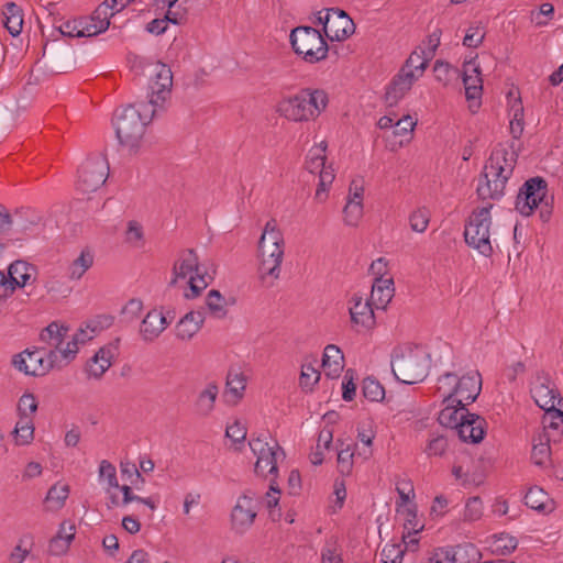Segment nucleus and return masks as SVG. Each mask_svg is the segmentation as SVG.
<instances>
[{
	"label": "nucleus",
	"mask_w": 563,
	"mask_h": 563,
	"mask_svg": "<svg viewBox=\"0 0 563 563\" xmlns=\"http://www.w3.org/2000/svg\"><path fill=\"white\" fill-rule=\"evenodd\" d=\"M355 31V24L351 20V18L343 10L339 9V12H335L325 36L330 41H344L350 37Z\"/></svg>",
	"instance_id": "24"
},
{
	"label": "nucleus",
	"mask_w": 563,
	"mask_h": 563,
	"mask_svg": "<svg viewBox=\"0 0 563 563\" xmlns=\"http://www.w3.org/2000/svg\"><path fill=\"white\" fill-rule=\"evenodd\" d=\"M284 236L277 228L275 219L266 222L264 231L258 241L260 274L263 282L271 279L268 286L273 285L280 275V265L284 257Z\"/></svg>",
	"instance_id": "3"
},
{
	"label": "nucleus",
	"mask_w": 563,
	"mask_h": 563,
	"mask_svg": "<svg viewBox=\"0 0 563 563\" xmlns=\"http://www.w3.org/2000/svg\"><path fill=\"white\" fill-rule=\"evenodd\" d=\"M543 430L539 433L549 438L553 444L560 442L563 435V411L561 409L544 412L542 418Z\"/></svg>",
	"instance_id": "25"
},
{
	"label": "nucleus",
	"mask_w": 563,
	"mask_h": 563,
	"mask_svg": "<svg viewBox=\"0 0 563 563\" xmlns=\"http://www.w3.org/2000/svg\"><path fill=\"white\" fill-rule=\"evenodd\" d=\"M363 396L371 401H380L385 397V389L382 384L372 377H366L362 386Z\"/></svg>",
	"instance_id": "46"
},
{
	"label": "nucleus",
	"mask_w": 563,
	"mask_h": 563,
	"mask_svg": "<svg viewBox=\"0 0 563 563\" xmlns=\"http://www.w3.org/2000/svg\"><path fill=\"white\" fill-rule=\"evenodd\" d=\"M223 302L224 298L219 290L212 289L208 292L206 305L217 318H223L227 314Z\"/></svg>",
	"instance_id": "49"
},
{
	"label": "nucleus",
	"mask_w": 563,
	"mask_h": 563,
	"mask_svg": "<svg viewBox=\"0 0 563 563\" xmlns=\"http://www.w3.org/2000/svg\"><path fill=\"white\" fill-rule=\"evenodd\" d=\"M415 125L416 122L412 121L411 117L405 115L394 125V134L396 136H402L406 141H409Z\"/></svg>",
	"instance_id": "55"
},
{
	"label": "nucleus",
	"mask_w": 563,
	"mask_h": 563,
	"mask_svg": "<svg viewBox=\"0 0 563 563\" xmlns=\"http://www.w3.org/2000/svg\"><path fill=\"white\" fill-rule=\"evenodd\" d=\"M516 164V154L506 148L494 150L478 178L476 194L481 200H499L505 195L506 185Z\"/></svg>",
	"instance_id": "1"
},
{
	"label": "nucleus",
	"mask_w": 563,
	"mask_h": 563,
	"mask_svg": "<svg viewBox=\"0 0 563 563\" xmlns=\"http://www.w3.org/2000/svg\"><path fill=\"white\" fill-rule=\"evenodd\" d=\"M19 415L30 417L37 410V400L31 393H25L21 396L18 405Z\"/></svg>",
	"instance_id": "53"
},
{
	"label": "nucleus",
	"mask_w": 563,
	"mask_h": 563,
	"mask_svg": "<svg viewBox=\"0 0 563 563\" xmlns=\"http://www.w3.org/2000/svg\"><path fill=\"white\" fill-rule=\"evenodd\" d=\"M168 322L166 317L157 310H151L141 322L140 334L146 342L157 339L166 329Z\"/></svg>",
	"instance_id": "23"
},
{
	"label": "nucleus",
	"mask_w": 563,
	"mask_h": 563,
	"mask_svg": "<svg viewBox=\"0 0 563 563\" xmlns=\"http://www.w3.org/2000/svg\"><path fill=\"white\" fill-rule=\"evenodd\" d=\"M479 30H481L479 26L468 27V30L466 31V34L463 38V45L466 47H471V48L478 47L485 38V33L484 32L479 33Z\"/></svg>",
	"instance_id": "57"
},
{
	"label": "nucleus",
	"mask_w": 563,
	"mask_h": 563,
	"mask_svg": "<svg viewBox=\"0 0 563 563\" xmlns=\"http://www.w3.org/2000/svg\"><path fill=\"white\" fill-rule=\"evenodd\" d=\"M512 118L510 120V133L514 139L519 140L523 133V107L521 100L518 99L511 107Z\"/></svg>",
	"instance_id": "45"
},
{
	"label": "nucleus",
	"mask_w": 563,
	"mask_h": 563,
	"mask_svg": "<svg viewBox=\"0 0 563 563\" xmlns=\"http://www.w3.org/2000/svg\"><path fill=\"white\" fill-rule=\"evenodd\" d=\"M320 379V373L311 365H303L299 377L301 388L311 389Z\"/></svg>",
	"instance_id": "54"
},
{
	"label": "nucleus",
	"mask_w": 563,
	"mask_h": 563,
	"mask_svg": "<svg viewBox=\"0 0 563 563\" xmlns=\"http://www.w3.org/2000/svg\"><path fill=\"white\" fill-rule=\"evenodd\" d=\"M119 344L120 339L118 338L113 342L99 349L87 365L89 376L100 378L106 373L111 366L112 360L118 354Z\"/></svg>",
	"instance_id": "17"
},
{
	"label": "nucleus",
	"mask_w": 563,
	"mask_h": 563,
	"mask_svg": "<svg viewBox=\"0 0 563 563\" xmlns=\"http://www.w3.org/2000/svg\"><path fill=\"white\" fill-rule=\"evenodd\" d=\"M431 58L432 57L428 55L426 51H421V53L415 51L410 54L400 70L411 73L413 76H417L418 79L423 75Z\"/></svg>",
	"instance_id": "39"
},
{
	"label": "nucleus",
	"mask_w": 563,
	"mask_h": 563,
	"mask_svg": "<svg viewBox=\"0 0 563 563\" xmlns=\"http://www.w3.org/2000/svg\"><path fill=\"white\" fill-rule=\"evenodd\" d=\"M322 367L328 377L336 378L340 376L344 367V355L336 345L329 344L325 346L322 356Z\"/></svg>",
	"instance_id": "27"
},
{
	"label": "nucleus",
	"mask_w": 563,
	"mask_h": 563,
	"mask_svg": "<svg viewBox=\"0 0 563 563\" xmlns=\"http://www.w3.org/2000/svg\"><path fill=\"white\" fill-rule=\"evenodd\" d=\"M325 166V155L320 153H313V150L309 152L306 161V169L311 173H319Z\"/></svg>",
	"instance_id": "59"
},
{
	"label": "nucleus",
	"mask_w": 563,
	"mask_h": 563,
	"mask_svg": "<svg viewBox=\"0 0 563 563\" xmlns=\"http://www.w3.org/2000/svg\"><path fill=\"white\" fill-rule=\"evenodd\" d=\"M218 393L219 388L216 383H209L206 388L199 393L195 402V408L199 416L207 417L212 412Z\"/></svg>",
	"instance_id": "33"
},
{
	"label": "nucleus",
	"mask_w": 563,
	"mask_h": 563,
	"mask_svg": "<svg viewBox=\"0 0 563 563\" xmlns=\"http://www.w3.org/2000/svg\"><path fill=\"white\" fill-rule=\"evenodd\" d=\"M393 278H375L372 286L371 301L377 309H385L394 297Z\"/></svg>",
	"instance_id": "28"
},
{
	"label": "nucleus",
	"mask_w": 563,
	"mask_h": 563,
	"mask_svg": "<svg viewBox=\"0 0 563 563\" xmlns=\"http://www.w3.org/2000/svg\"><path fill=\"white\" fill-rule=\"evenodd\" d=\"M3 25L12 36H18L23 26V11L14 2H8L3 7Z\"/></svg>",
	"instance_id": "32"
},
{
	"label": "nucleus",
	"mask_w": 563,
	"mask_h": 563,
	"mask_svg": "<svg viewBox=\"0 0 563 563\" xmlns=\"http://www.w3.org/2000/svg\"><path fill=\"white\" fill-rule=\"evenodd\" d=\"M448 448V440L443 435L431 439L427 445L426 452L428 455H442Z\"/></svg>",
	"instance_id": "62"
},
{
	"label": "nucleus",
	"mask_w": 563,
	"mask_h": 563,
	"mask_svg": "<svg viewBox=\"0 0 563 563\" xmlns=\"http://www.w3.org/2000/svg\"><path fill=\"white\" fill-rule=\"evenodd\" d=\"M9 279L12 282L11 292L15 290L16 287H24L27 284L35 282L36 279V267L25 261H15L10 264L9 268Z\"/></svg>",
	"instance_id": "22"
},
{
	"label": "nucleus",
	"mask_w": 563,
	"mask_h": 563,
	"mask_svg": "<svg viewBox=\"0 0 563 563\" xmlns=\"http://www.w3.org/2000/svg\"><path fill=\"white\" fill-rule=\"evenodd\" d=\"M417 76L411 73L399 70L391 82L388 85L385 93V100L388 106L393 107L411 89Z\"/></svg>",
	"instance_id": "21"
},
{
	"label": "nucleus",
	"mask_w": 563,
	"mask_h": 563,
	"mask_svg": "<svg viewBox=\"0 0 563 563\" xmlns=\"http://www.w3.org/2000/svg\"><path fill=\"white\" fill-rule=\"evenodd\" d=\"M279 109L287 119L295 122L313 120V111H310L301 90L284 99L279 104Z\"/></svg>",
	"instance_id": "19"
},
{
	"label": "nucleus",
	"mask_w": 563,
	"mask_h": 563,
	"mask_svg": "<svg viewBox=\"0 0 563 563\" xmlns=\"http://www.w3.org/2000/svg\"><path fill=\"white\" fill-rule=\"evenodd\" d=\"M372 301L362 302L361 298L355 299L354 305L350 308L351 320L355 324L369 328L374 324V311Z\"/></svg>",
	"instance_id": "35"
},
{
	"label": "nucleus",
	"mask_w": 563,
	"mask_h": 563,
	"mask_svg": "<svg viewBox=\"0 0 563 563\" xmlns=\"http://www.w3.org/2000/svg\"><path fill=\"white\" fill-rule=\"evenodd\" d=\"M86 29L88 26L84 20L67 21L59 26L60 33L68 37H90L86 34Z\"/></svg>",
	"instance_id": "48"
},
{
	"label": "nucleus",
	"mask_w": 563,
	"mask_h": 563,
	"mask_svg": "<svg viewBox=\"0 0 563 563\" xmlns=\"http://www.w3.org/2000/svg\"><path fill=\"white\" fill-rule=\"evenodd\" d=\"M343 213L347 225H356L363 216V203L360 200H347Z\"/></svg>",
	"instance_id": "50"
},
{
	"label": "nucleus",
	"mask_w": 563,
	"mask_h": 563,
	"mask_svg": "<svg viewBox=\"0 0 563 563\" xmlns=\"http://www.w3.org/2000/svg\"><path fill=\"white\" fill-rule=\"evenodd\" d=\"M205 321V313L190 311L186 313L176 325V336L180 340H190L200 330Z\"/></svg>",
	"instance_id": "26"
},
{
	"label": "nucleus",
	"mask_w": 563,
	"mask_h": 563,
	"mask_svg": "<svg viewBox=\"0 0 563 563\" xmlns=\"http://www.w3.org/2000/svg\"><path fill=\"white\" fill-rule=\"evenodd\" d=\"M457 73V69H453L449 63L437 60L433 66V73L438 81L448 84L450 81V73Z\"/></svg>",
	"instance_id": "60"
},
{
	"label": "nucleus",
	"mask_w": 563,
	"mask_h": 563,
	"mask_svg": "<svg viewBox=\"0 0 563 563\" xmlns=\"http://www.w3.org/2000/svg\"><path fill=\"white\" fill-rule=\"evenodd\" d=\"M547 194L548 183L543 177L536 176L526 180L517 195L516 210L520 214L529 217L540 203L544 202L548 207Z\"/></svg>",
	"instance_id": "8"
},
{
	"label": "nucleus",
	"mask_w": 563,
	"mask_h": 563,
	"mask_svg": "<svg viewBox=\"0 0 563 563\" xmlns=\"http://www.w3.org/2000/svg\"><path fill=\"white\" fill-rule=\"evenodd\" d=\"M456 380V374L451 372H446L438 378L434 393L442 397V402H450L455 399Z\"/></svg>",
	"instance_id": "40"
},
{
	"label": "nucleus",
	"mask_w": 563,
	"mask_h": 563,
	"mask_svg": "<svg viewBox=\"0 0 563 563\" xmlns=\"http://www.w3.org/2000/svg\"><path fill=\"white\" fill-rule=\"evenodd\" d=\"M405 549L401 544H386L382 552L380 558L384 563H401Z\"/></svg>",
	"instance_id": "52"
},
{
	"label": "nucleus",
	"mask_w": 563,
	"mask_h": 563,
	"mask_svg": "<svg viewBox=\"0 0 563 563\" xmlns=\"http://www.w3.org/2000/svg\"><path fill=\"white\" fill-rule=\"evenodd\" d=\"M112 15L113 12H108V4H99L90 19L85 20L88 26V29H86V34L89 36H96L107 31Z\"/></svg>",
	"instance_id": "31"
},
{
	"label": "nucleus",
	"mask_w": 563,
	"mask_h": 563,
	"mask_svg": "<svg viewBox=\"0 0 563 563\" xmlns=\"http://www.w3.org/2000/svg\"><path fill=\"white\" fill-rule=\"evenodd\" d=\"M190 275L189 288L190 294H186V298H195L208 287L212 277L207 273L200 271L199 258L194 249L181 251L178 260L173 267V278L169 283L170 286L176 285L178 278L185 279Z\"/></svg>",
	"instance_id": "5"
},
{
	"label": "nucleus",
	"mask_w": 563,
	"mask_h": 563,
	"mask_svg": "<svg viewBox=\"0 0 563 563\" xmlns=\"http://www.w3.org/2000/svg\"><path fill=\"white\" fill-rule=\"evenodd\" d=\"M477 56L465 60L463 64V84L465 96L468 101L478 100L483 91V79L479 65L476 64Z\"/></svg>",
	"instance_id": "20"
},
{
	"label": "nucleus",
	"mask_w": 563,
	"mask_h": 563,
	"mask_svg": "<svg viewBox=\"0 0 563 563\" xmlns=\"http://www.w3.org/2000/svg\"><path fill=\"white\" fill-rule=\"evenodd\" d=\"M353 456L354 453L351 451L347 445L346 449H341L338 453V468L339 472L343 475L350 474L353 466Z\"/></svg>",
	"instance_id": "56"
},
{
	"label": "nucleus",
	"mask_w": 563,
	"mask_h": 563,
	"mask_svg": "<svg viewBox=\"0 0 563 563\" xmlns=\"http://www.w3.org/2000/svg\"><path fill=\"white\" fill-rule=\"evenodd\" d=\"M225 437L235 443H241L245 440L246 429L240 421H234L227 427Z\"/></svg>",
	"instance_id": "61"
},
{
	"label": "nucleus",
	"mask_w": 563,
	"mask_h": 563,
	"mask_svg": "<svg viewBox=\"0 0 563 563\" xmlns=\"http://www.w3.org/2000/svg\"><path fill=\"white\" fill-rule=\"evenodd\" d=\"M109 165L101 155L88 157L78 169L77 188L82 192H93L107 180Z\"/></svg>",
	"instance_id": "9"
},
{
	"label": "nucleus",
	"mask_w": 563,
	"mask_h": 563,
	"mask_svg": "<svg viewBox=\"0 0 563 563\" xmlns=\"http://www.w3.org/2000/svg\"><path fill=\"white\" fill-rule=\"evenodd\" d=\"M143 102L136 108L129 104L121 111H118L113 118L115 135L121 145L130 150L136 148L144 135L146 124L155 115L156 109L147 108L144 110Z\"/></svg>",
	"instance_id": "4"
},
{
	"label": "nucleus",
	"mask_w": 563,
	"mask_h": 563,
	"mask_svg": "<svg viewBox=\"0 0 563 563\" xmlns=\"http://www.w3.org/2000/svg\"><path fill=\"white\" fill-rule=\"evenodd\" d=\"M518 547V540L508 534V533H499L493 537V541L490 543V548L493 552L500 555H508L512 553Z\"/></svg>",
	"instance_id": "43"
},
{
	"label": "nucleus",
	"mask_w": 563,
	"mask_h": 563,
	"mask_svg": "<svg viewBox=\"0 0 563 563\" xmlns=\"http://www.w3.org/2000/svg\"><path fill=\"white\" fill-rule=\"evenodd\" d=\"M256 516V501L249 494H243L231 511V529L239 534L245 533L253 526Z\"/></svg>",
	"instance_id": "11"
},
{
	"label": "nucleus",
	"mask_w": 563,
	"mask_h": 563,
	"mask_svg": "<svg viewBox=\"0 0 563 563\" xmlns=\"http://www.w3.org/2000/svg\"><path fill=\"white\" fill-rule=\"evenodd\" d=\"M69 327L57 321L51 322L40 333V341L49 347L62 350V345L68 334Z\"/></svg>",
	"instance_id": "30"
},
{
	"label": "nucleus",
	"mask_w": 563,
	"mask_h": 563,
	"mask_svg": "<svg viewBox=\"0 0 563 563\" xmlns=\"http://www.w3.org/2000/svg\"><path fill=\"white\" fill-rule=\"evenodd\" d=\"M92 264L93 254L89 250H82L80 255L69 266V277L71 279H80Z\"/></svg>",
	"instance_id": "42"
},
{
	"label": "nucleus",
	"mask_w": 563,
	"mask_h": 563,
	"mask_svg": "<svg viewBox=\"0 0 563 563\" xmlns=\"http://www.w3.org/2000/svg\"><path fill=\"white\" fill-rule=\"evenodd\" d=\"M225 385L228 393L231 394L235 399H240L243 397V393L246 387V378L242 373L230 369L227 376Z\"/></svg>",
	"instance_id": "44"
},
{
	"label": "nucleus",
	"mask_w": 563,
	"mask_h": 563,
	"mask_svg": "<svg viewBox=\"0 0 563 563\" xmlns=\"http://www.w3.org/2000/svg\"><path fill=\"white\" fill-rule=\"evenodd\" d=\"M390 365L398 382L412 385L428 376L431 356L421 345L404 344L393 350Z\"/></svg>",
	"instance_id": "2"
},
{
	"label": "nucleus",
	"mask_w": 563,
	"mask_h": 563,
	"mask_svg": "<svg viewBox=\"0 0 563 563\" xmlns=\"http://www.w3.org/2000/svg\"><path fill=\"white\" fill-rule=\"evenodd\" d=\"M42 355L44 363L42 369L45 375L57 365L60 353L56 347H52L49 350L45 349V351H42Z\"/></svg>",
	"instance_id": "63"
},
{
	"label": "nucleus",
	"mask_w": 563,
	"mask_h": 563,
	"mask_svg": "<svg viewBox=\"0 0 563 563\" xmlns=\"http://www.w3.org/2000/svg\"><path fill=\"white\" fill-rule=\"evenodd\" d=\"M446 406L439 412L438 421L440 424H442L445 428H450L452 431L457 427L460 419L464 418L465 405L457 406L456 400L453 399V401L445 402Z\"/></svg>",
	"instance_id": "36"
},
{
	"label": "nucleus",
	"mask_w": 563,
	"mask_h": 563,
	"mask_svg": "<svg viewBox=\"0 0 563 563\" xmlns=\"http://www.w3.org/2000/svg\"><path fill=\"white\" fill-rule=\"evenodd\" d=\"M119 344L120 339L118 338L113 342L99 349L87 365L89 376L100 378L106 373L111 366L112 360L118 354Z\"/></svg>",
	"instance_id": "18"
},
{
	"label": "nucleus",
	"mask_w": 563,
	"mask_h": 563,
	"mask_svg": "<svg viewBox=\"0 0 563 563\" xmlns=\"http://www.w3.org/2000/svg\"><path fill=\"white\" fill-rule=\"evenodd\" d=\"M69 495V487L66 484L53 485L45 497L47 510L56 511L64 507L66 499Z\"/></svg>",
	"instance_id": "38"
},
{
	"label": "nucleus",
	"mask_w": 563,
	"mask_h": 563,
	"mask_svg": "<svg viewBox=\"0 0 563 563\" xmlns=\"http://www.w3.org/2000/svg\"><path fill=\"white\" fill-rule=\"evenodd\" d=\"M552 443L545 435L537 434L533 437L531 460L536 465L545 467L550 463Z\"/></svg>",
	"instance_id": "34"
},
{
	"label": "nucleus",
	"mask_w": 563,
	"mask_h": 563,
	"mask_svg": "<svg viewBox=\"0 0 563 563\" xmlns=\"http://www.w3.org/2000/svg\"><path fill=\"white\" fill-rule=\"evenodd\" d=\"M250 448L256 456L254 472L256 475L266 477L268 474L277 473V452L275 448L269 446L264 440L256 438L250 441Z\"/></svg>",
	"instance_id": "12"
},
{
	"label": "nucleus",
	"mask_w": 563,
	"mask_h": 563,
	"mask_svg": "<svg viewBox=\"0 0 563 563\" xmlns=\"http://www.w3.org/2000/svg\"><path fill=\"white\" fill-rule=\"evenodd\" d=\"M12 434L18 445L31 443L34 438V424L32 418L20 416V420L16 422Z\"/></svg>",
	"instance_id": "41"
},
{
	"label": "nucleus",
	"mask_w": 563,
	"mask_h": 563,
	"mask_svg": "<svg viewBox=\"0 0 563 563\" xmlns=\"http://www.w3.org/2000/svg\"><path fill=\"white\" fill-rule=\"evenodd\" d=\"M492 208L493 205H488L474 210L470 216L464 230L466 244L476 249L484 256H490L493 253V246L489 241Z\"/></svg>",
	"instance_id": "7"
},
{
	"label": "nucleus",
	"mask_w": 563,
	"mask_h": 563,
	"mask_svg": "<svg viewBox=\"0 0 563 563\" xmlns=\"http://www.w3.org/2000/svg\"><path fill=\"white\" fill-rule=\"evenodd\" d=\"M144 236L143 227L135 220L128 222L125 231V241L128 243L136 245L137 242L142 241Z\"/></svg>",
	"instance_id": "58"
},
{
	"label": "nucleus",
	"mask_w": 563,
	"mask_h": 563,
	"mask_svg": "<svg viewBox=\"0 0 563 563\" xmlns=\"http://www.w3.org/2000/svg\"><path fill=\"white\" fill-rule=\"evenodd\" d=\"M172 86L173 73L169 67L163 64L159 66L155 74V78L150 86L152 92L148 102L143 104L144 110L147 108L156 109L157 107H161L169 97Z\"/></svg>",
	"instance_id": "14"
},
{
	"label": "nucleus",
	"mask_w": 563,
	"mask_h": 563,
	"mask_svg": "<svg viewBox=\"0 0 563 563\" xmlns=\"http://www.w3.org/2000/svg\"><path fill=\"white\" fill-rule=\"evenodd\" d=\"M100 476L106 477L109 486L119 488V483L117 479V471L115 467L108 461L103 460L99 466Z\"/></svg>",
	"instance_id": "64"
},
{
	"label": "nucleus",
	"mask_w": 563,
	"mask_h": 563,
	"mask_svg": "<svg viewBox=\"0 0 563 563\" xmlns=\"http://www.w3.org/2000/svg\"><path fill=\"white\" fill-rule=\"evenodd\" d=\"M483 516V501L479 497H471L467 499L464 509L465 521H476Z\"/></svg>",
	"instance_id": "51"
},
{
	"label": "nucleus",
	"mask_w": 563,
	"mask_h": 563,
	"mask_svg": "<svg viewBox=\"0 0 563 563\" xmlns=\"http://www.w3.org/2000/svg\"><path fill=\"white\" fill-rule=\"evenodd\" d=\"M482 390V377L478 372L467 373L457 378L455 385V398L457 406L474 402Z\"/></svg>",
	"instance_id": "15"
},
{
	"label": "nucleus",
	"mask_w": 563,
	"mask_h": 563,
	"mask_svg": "<svg viewBox=\"0 0 563 563\" xmlns=\"http://www.w3.org/2000/svg\"><path fill=\"white\" fill-rule=\"evenodd\" d=\"M294 52L310 64L323 60L328 56L329 46L320 31L312 26H297L289 35Z\"/></svg>",
	"instance_id": "6"
},
{
	"label": "nucleus",
	"mask_w": 563,
	"mask_h": 563,
	"mask_svg": "<svg viewBox=\"0 0 563 563\" xmlns=\"http://www.w3.org/2000/svg\"><path fill=\"white\" fill-rule=\"evenodd\" d=\"M42 351H45V347H34L32 351L26 349L12 357V365L25 375L43 376Z\"/></svg>",
	"instance_id": "16"
},
{
	"label": "nucleus",
	"mask_w": 563,
	"mask_h": 563,
	"mask_svg": "<svg viewBox=\"0 0 563 563\" xmlns=\"http://www.w3.org/2000/svg\"><path fill=\"white\" fill-rule=\"evenodd\" d=\"M530 391L537 406L543 409L544 412L558 409L556 405H561L563 401L550 376L544 373L537 375Z\"/></svg>",
	"instance_id": "10"
},
{
	"label": "nucleus",
	"mask_w": 563,
	"mask_h": 563,
	"mask_svg": "<svg viewBox=\"0 0 563 563\" xmlns=\"http://www.w3.org/2000/svg\"><path fill=\"white\" fill-rule=\"evenodd\" d=\"M459 419L460 422L453 432L456 433L463 442L479 443L483 441L487 428L485 418L465 410L464 418Z\"/></svg>",
	"instance_id": "13"
},
{
	"label": "nucleus",
	"mask_w": 563,
	"mask_h": 563,
	"mask_svg": "<svg viewBox=\"0 0 563 563\" xmlns=\"http://www.w3.org/2000/svg\"><path fill=\"white\" fill-rule=\"evenodd\" d=\"M430 222V212L427 208H419L409 216V224L412 231L423 233Z\"/></svg>",
	"instance_id": "47"
},
{
	"label": "nucleus",
	"mask_w": 563,
	"mask_h": 563,
	"mask_svg": "<svg viewBox=\"0 0 563 563\" xmlns=\"http://www.w3.org/2000/svg\"><path fill=\"white\" fill-rule=\"evenodd\" d=\"M301 91L310 111H313V119L318 118L328 106L329 99L327 92L322 89L311 88H303Z\"/></svg>",
	"instance_id": "37"
},
{
	"label": "nucleus",
	"mask_w": 563,
	"mask_h": 563,
	"mask_svg": "<svg viewBox=\"0 0 563 563\" xmlns=\"http://www.w3.org/2000/svg\"><path fill=\"white\" fill-rule=\"evenodd\" d=\"M525 504L529 508L542 514H550L554 510V501L539 486H532L528 489L525 496Z\"/></svg>",
	"instance_id": "29"
}]
</instances>
